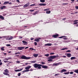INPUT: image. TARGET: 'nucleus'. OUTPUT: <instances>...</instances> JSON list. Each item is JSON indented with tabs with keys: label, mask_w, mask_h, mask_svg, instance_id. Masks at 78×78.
<instances>
[{
	"label": "nucleus",
	"mask_w": 78,
	"mask_h": 78,
	"mask_svg": "<svg viewBox=\"0 0 78 78\" xmlns=\"http://www.w3.org/2000/svg\"><path fill=\"white\" fill-rule=\"evenodd\" d=\"M29 72V70H25L23 71H22V72Z\"/></svg>",
	"instance_id": "nucleus-35"
},
{
	"label": "nucleus",
	"mask_w": 78,
	"mask_h": 78,
	"mask_svg": "<svg viewBox=\"0 0 78 78\" xmlns=\"http://www.w3.org/2000/svg\"><path fill=\"white\" fill-rule=\"evenodd\" d=\"M50 12H51L50 10H49L48 11H47L46 12V13H47V14H50Z\"/></svg>",
	"instance_id": "nucleus-32"
},
{
	"label": "nucleus",
	"mask_w": 78,
	"mask_h": 78,
	"mask_svg": "<svg viewBox=\"0 0 78 78\" xmlns=\"http://www.w3.org/2000/svg\"><path fill=\"white\" fill-rule=\"evenodd\" d=\"M40 2L41 3H44L45 2V0H40Z\"/></svg>",
	"instance_id": "nucleus-26"
},
{
	"label": "nucleus",
	"mask_w": 78,
	"mask_h": 78,
	"mask_svg": "<svg viewBox=\"0 0 78 78\" xmlns=\"http://www.w3.org/2000/svg\"><path fill=\"white\" fill-rule=\"evenodd\" d=\"M20 39H22L23 38V37H21V36H19Z\"/></svg>",
	"instance_id": "nucleus-49"
},
{
	"label": "nucleus",
	"mask_w": 78,
	"mask_h": 78,
	"mask_svg": "<svg viewBox=\"0 0 78 78\" xmlns=\"http://www.w3.org/2000/svg\"><path fill=\"white\" fill-rule=\"evenodd\" d=\"M36 61H32V63H36Z\"/></svg>",
	"instance_id": "nucleus-46"
},
{
	"label": "nucleus",
	"mask_w": 78,
	"mask_h": 78,
	"mask_svg": "<svg viewBox=\"0 0 78 78\" xmlns=\"http://www.w3.org/2000/svg\"><path fill=\"white\" fill-rule=\"evenodd\" d=\"M58 75H59V73L56 74L55 75V76H58Z\"/></svg>",
	"instance_id": "nucleus-43"
},
{
	"label": "nucleus",
	"mask_w": 78,
	"mask_h": 78,
	"mask_svg": "<svg viewBox=\"0 0 78 78\" xmlns=\"http://www.w3.org/2000/svg\"><path fill=\"white\" fill-rule=\"evenodd\" d=\"M75 8H76V9H78V6H76Z\"/></svg>",
	"instance_id": "nucleus-52"
},
{
	"label": "nucleus",
	"mask_w": 78,
	"mask_h": 78,
	"mask_svg": "<svg viewBox=\"0 0 78 78\" xmlns=\"http://www.w3.org/2000/svg\"><path fill=\"white\" fill-rule=\"evenodd\" d=\"M22 42L24 43L23 45H28V42L25 41H23Z\"/></svg>",
	"instance_id": "nucleus-12"
},
{
	"label": "nucleus",
	"mask_w": 78,
	"mask_h": 78,
	"mask_svg": "<svg viewBox=\"0 0 78 78\" xmlns=\"http://www.w3.org/2000/svg\"><path fill=\"white\" fill-rule=\"evenodd\" d=\"M78 23V22H76L75 23H74L73 25H76V24H77Z\"/></svg>",
	"instance_id": "nucleus-39"
},
{
	"label": "nucleus",
	"mask_w": 78,
	"mask_h": 78,
	"mask_svg": "<svg viewBox=\"0 0 78 78\" xmlns=\"http://www.w3.org/2000/svg\"><path fill=\"white\" fill-rule=\"evenodd\" d=\"M4 72L3 73V74H4V75H8L9 76V74L8 73H9V71L8 69H5L4 70Z\"/></svg>",
	"instance_id": "nucleus-2"
},
{
	"label": "nucleus",
	"mask_w": 78,
	"mask_h": 78,
	"mask_svg": "<svg viewBox=\"0 0 78 78\" xmlns=\"http://www.w3.org/2000/svg\"><path fill=\"white\" fill-rule=\"evenodd\" d=\"M76 59V57H73L71 58V60H73V59Z\"/></svg>",
	"instance_id": "nucleus-22"
},
{
	"label": "nucleus",
	"mask_w": 78,
	"mask_h": 78,
	"mask_svg": "<svg viewBox=\"0 0 78 78\" xmlns=\"http://www.w3.org/2000/svg\"><path fill=\"white\" fill-rule=\"evenodd\" d=\"M78 20H75L74 21V22H78Z\"/></svg>",
	"instance_id": "nucleus-63"
},
{
	"label": "nucleus",
	"mask_w": 78,
	"mask_h": 78,
	"mask_svg": "<svg viewBox=\"0 0 78 78\" xmlns=\"http://www.w3.org/2000/svg\"><path fill=\"white\" fill-rule=\"evenodd\" d=\"M24 48H25L24 47H18L17 49L18 50H23Z\"/></svg>",
	"instance_id": "nucleus-8"
},
{
	"label": "nucleus",
	"mask_w": 78,
	"mask_h": 78,
	"mask_svg": "<svg viewBox=\"0 0 78 78\" xmlns=\"http://www.w3.org/2000/svg\"><path fill=\"white\" fill-rule=\"evenodd\" d=\"M9 2H5L3 5H6V4L9 3Z\"/></svg>",
	"instance_id": "nucleus-23"
},
{
	"label": "nucleus",
	"mask_w": 78,
	"mask_h": 78,
	"mask_svg": "<svg viewBox=\"0 0 78 78\" xmlns=\"http://www.w3.org/2000/svg\"><path fill=\"white\" fill-rule=\"evenodd\" d=\"M34 11V10H30L29 11H30V12H33Z\"/></svg>",
	"instance_id": "nucleus-42"
},
{
	"label": "nucleus",
	"mask_w": 78,
	"mask_h": 78,
	"mask_svg": "<svg viewBox=\"0 0 78 78\" xmlns=\"http://www.w3.org/2000/svg\"><path fill=\"white\" fill-rule=\"evenodd\" d=\"M24 28H27V27H28V26H24Z\"/></svg>",
	"instance_id": "nucleus-59"
},
{
	"label": "nucleus",
	"mask_w": 78,
	"mask_h": 78,
	"mask_svg": "<svg viewBox=\"0 0 78 78\" xmlns=\"http://www.w3.org/2000/svg\"><path fill=\"white\" fill-rule=\"evenodd\" d=\"M17 63H20V61H17Z\"/></svg>",
	"instance_id": "nucleus-61"
},
{
	"label": "nucleus",
	"mask_w": 78,
	"mask_h": 78,
	"mask_svg": "<svg viewBox=\"0 0 78 78\" xmlns=\"http://www.w3.org/2000/svg\"><path fill=\"white\" fill-rule=\"evenodd\" d=\"M41 66V67L43 69H47L48 68V66H47L42 65Z\"/></svg>",
	"instance_id": "nucleus-10"
},
{
	"label": "nucleus",
	"mask_w": 78,
	"mask_h": 78,
	"mask_svg": "<svg viewBox=\"0 0 78 78\" xmlns=\"http://www.w3.org/2000/svg\"><path fill=\"white\" fill-rule=\"evenodd\" d=\"M60 64H61V63H54L52 65V66H59V65H60Z\"/></svg>",
	"instance_id": "nucleus-9"
},
{
	"label": "nucleus",
	"mask_w": 78,
	"mask_h": 78,
	"mask_svg": "<svg viewBox=\"0 0 78 78\" xmlns=\"http://www.w3.org/2000/svg\"><path fill=\"white\" fill-rule=\"evenodd\" d=\"M4 48H5V47H2L1 48V49L2 50V51H4V50H5V49H4Z\"/></svg>",
	"instance_id": "nucleus-29"
},
{
	"label": "nucleus",
	"mask_w": 78,
	"mask_h": 78,
	"mask_svg": "<svg viewBox=\"0 0 78 78\" xmlns=\"http://www.w3.org/2000/svg\"><path fill=\"white\" fill-rule=\"evenodd\" d=\"M44 56H47V57H48V56H49V54H45L44 55Z\"/></svg>",
	"instance_id": "nucleus-38"
},
{
	"label": "nucleus",
	"mask_w": 78,
	"mask_h": 78,
	"mask_svg": "<svg viewBox=\"0 0 78 78\" xmlns=\"http://www.w3.org/2000/svg\"><path fill=\"white\" fill-rule=\"evenodd\" d=\"M40 39H41V38H35V39L34 40V41H35V42H39V41H40Z\"/></svg>",
	"instance_id": "nucleus-6"
},
{
	"label": "nucleus",
	"mask_w": 78,
	"mask_h": 78,
	"mask_svg": "<svg viewBox=\"0 0 78 78\" xmlns=\"http://www.w3.org/2000/svg\"><path fill=\"white\" fill-rule=\"evenodd\" d=\"M30 50H31L32 51H33V50H34V51H36V49H34L33 48H30Z\"/></svg>",
	"instance_id": "nucleus-24"
},
{
	"label": "nucleus",
	"mask_w": 78,
	"mask_h": 78,
	"mask_svg": "<svg viewBox=\"0 0 78 78\" xmlns=\"http://www.w3.org/2000/svg\"><path fill=\"white\" fill-rule=\"evenodd\" d=\"M29 5H30V3L26 4L23 6V7L24 8H26V7H27V6H29Z\"/></svg>",
	"instance_id": "nucleus-13"
},
{
	"label": "nucleus",
	"mask_w": 78,
	"mask_h": 78,
	"mask_svg": "<svg viewBox=\"0 0 78 78\" xmlns=\"http://www.w3.org/2000/svg\"><path fill=\"white\" fill-rule=\"evenodd\" d=\"M0 19H2V20H4V17L3 16L0 15Z\"/></svg>",
	"instance_id": "nucleus-20"
},
{
	"label": "nucleus",
	"mask_w": 78,
	"mask_h": 78,
	"mask_svg": "<svg viewBox=\"0 0 78 78\" xmlns=\"http://www.w3.org/2000/svg\"><path fill=\"white\" fill-rule=\"evenodd\" d=\"M58 56H51L49 57V59H55V58H58Z\"/></svg>",
	"instance_id": "nucleus-5"
},
{
	"label": "nucleus",
	"mask_w": 78,
	"mask_h": 78,
	"mask_svg": "<svg viewBox=\"0 0 78 78\" xmlns=\"http://www.w3.org/2000/svg\"><path fill=\"white\" fill-rule=\"evenodd\" d=\"M67 56L68 58H70L72 56V55L70 53H67Z\"/></svg>",
	"instance_id": "nucleus-14"
},
{
	"label": "nucleus",
	"mask_w": 78,
	"mask_h": 78,
	"mask_svg": "<svg viewBox=\"0 0 78 78\" xmlns=\"http://www.w3.org/2000/svg\"><path fill=\"white\" fill-rule=\"evenodd\" d=\"M61 50H67V48H63Z\"/></svg>",
	"instance_id": "nucleus-28"
},
{
	"label": "nucleus",
	"mask_w": 78,
	"mask_h": 78,
	"mask_svg": "<svg viewBox=\"0 0 78 78\" xmlns=\"http://www.w3.org/2000/svg\"><path fill=\"white\" fill-rule=\"evenodd\" d=\"M12 39H13V37L11 36L10 37H9V41H10V40H11Z\"/></svg>",
	"instance_id": "nucleus-34"
},
{
	"label": "nucleus",
	"mask_w": 78,
	"mask_h": 78,
	"mask_svg": "<svg viewBox=\"0 0 78 78\" xmlns=\"http://www.w3.org/2000/svg\"><path fill=\"white\" fill-rule=\"evenodd\" d=\"M34 5H35V4H32V5H30V6H34Z\"/></svg>",
	"instance_id": "nucleus-58"
},
{
	"label": "nucleus",
	"mask_w": 78,
	"mask_h": 78,
	"mask_svg": "<svg viewBox=\"0 0 78 78\" xmlns=\"http://www.w3.org/2000/svg\"><path fill=\"white\" fill-rule=\"evenodd\" d=\"M66 18H64L62 20H66Z\"/></svg>",
	"instance_id": "nucleus-60"
},
{
	"label": "nucleus",
	"mask_w": 78,
	"mask_h": 78,
	"mask_svg": "<svg viewBox=\"0 0 78 78\" xmlns=\"http://www.w3.org/2000/svg\"><path fill=\"white\" fill-rule=\"evenodd\" d=\"M6 8V6H5V5H2V6L1 7V9H3L4 8Z\"/></svg>",
	"instance_id": "nucleus-21"
},
{
	"label": "nucleus",
	"mask_w": 78,
	"mask_h": 78,
	"mask_svg": "<svg viewBox=\"0 0 78 78\" xmlns=\"http://www.w3.org/2000/svg\"><path fill=\"white\" fill-rule=\"evenodd\" d=\"M8 58V60H9V59H11V58H10V57L8 58Z\"/></svg>",
	"instance_id": "nucleus-57"
},
{
	"label": "nucleus",
	"mask_w": 78,
	"mask_h": 78,
	"mask_svg": "<svg viewBox=\"0 0 78 78\" xmlns=\"http://www.w3.org/2000/svg\"><path fill=\"white\" fill-rule=\"evenodd\" d=\"M41 63L42 64H45V62H41Z\"/></svg>",
	"instance_id": "nucleus-47"
},
{
	"label": "nucleus",
	"mask_w": 78,
	"mask_h": 78,
	"mask_svg": "<svg viewBox=\"0 0 78 78\" xmlns=\"http://www.w3.org/2000/svg\"><path fill=\"white\" fill-rule=\"evenodd\" d=\"M69 4L67 3H63L62 5H68Z\"/></svg>",
	"instance_id": "nucleus-55"
},
{
	"label": "nucleus",
	"mask_w": 78,
	"mask_h": 78,
	"mask_svg": "<svg viewBox=\"0 0 78 78\" xmlns=\"http://www.w3.org/2000/svg\"><path fill=\"white\" fill-rule=\"evenodd\" d=\"M20 58L22 59H31L30 57H28L25 55L21 56L20 57Z\"/></svg>",
	"instance_id": "nucleus-3"
},
{
	"label": "nucleus",
	"mask_w": 78,
	"mask_h": 78,
	"mask_svg": "<svg viewBox=\"0 0 78 78\" xmlns=\"http://www.w3.org/2000/svg\"><path fill=\"white\" fill-rule=\"evenodd\" d=\"M37 42H34V44L35 45H37Z\"/></svg>",
	"instance_id": "nucleus-44"
},
{
	"label": "nucleus",
	"mask_w": 78,
	"mask_h": 78,
	"mask_svg": "<svg viewBox=\"0 0 78 78\" xmlns=\"http://www.w3.org/2000/svg\"><path fill=\"white\" fill-rule=\"evenodd\" d=\"M52 45V44L51 43H48L45 44V45H47L48 46H51Z\"/></svg>",
	"instance_id": "nucleus-17"
},
{
	"label": "nucleus",
	"mask_w": 78,
	"mask_h": 78,
	"mask_svg": "<svg viewBox=\"0 0 78 78\" xmlns=\"http://www.w3.org/2000/svg\"><path fill=\"white\" fill-rule=\"evenodd\" d=\"M2 62V60L0 59V62ZM3 64V63L2 62H0V66H1Z\"/></svg>",
	"instance_id": "nucleus-37"
},
{
	"label": "nucleus",
	"mask_w": 78,
	"mask_h": 78,
	"mask_svg": "<svg viewBox=\"0 0 78 78\" xmlns=\"http://www.w3.org/2000/svg\"><path fill=\"white\" fill-rule=\"evenodd\" d=\"M46 3H40L39 4L38 6H46Z\"/></svg>",
	"instance_id": "nucleus-11"
},
{
	"label": "nucleus",
	"mask_w": 78,
	"mask_h": 78,
	"mask_svg": "<svg viewBox=\"0 0 78 78\" xmlns=\"http://www.w3.org/2000/svg\"><path fill=\"white\" fill-rule=\"evenodd\" d=\"M4 60H6V61H8V58H5L4 59Z\"/></svg>",
	"instance_id": "nucleus-48"
},
{
	"label": "nucleus",
	"mask_w": 78,
	"mask_h": 78,
	"mask_svg": "<svg viewBox=\"0 0 78 78\" xmlns=\"http://www.w3.org/2000/svg\"><path fill=\"white\" fill-rule=\"evenodd\" d=\"M34 40V38H32V37L31 38L30 40L31 41H33V40Z\"/></svg>",
	"instance_id": "nucleus-51"
},
{
	"label": "nucleus",
	"mask_w": 78,
	"mask_h": 78,
	"mask_svg": "<svg viewBox=\"0 0 78 78\" xmlns=\"http://www.w3.org/2000/svg\"><path fill=\"white\" fill-rule=\"evenodd\" d=\"M46 10L47 11H48V10H50V9H49V8L46 9Z\"/></svg>",
	"instance_id": "nucleus-62"
},
{
	"label": "nucleus",
	"mask_w": 78,
	"mask_h": 78,
	"mask_svg": "<svg viewBox=\"0 0 78 78\" xmlns=\"http://www.w3.org/2000/svg\"><path fill=\"white\" fill-rule=\"evenodd\" d=\"M70 51H70V50H68L66 51V52H68L69 53V52H70Z\"/></svg>",
	"instance_id": "nucleus-50"
},
{
	"label": "nucleus",
	"mask_w": 78,
	"mask_h": 78,
	"mask_svg": "<svg viewBox=\"0 0 78 78\" xmlns=\"http://www.w3.org/2000/svg\"><path fill=\"white\" fill-rule=\"evenodd\" d=\"M74 72L76 73H78V69L75 70L74 71Z\"/></svg>",
	"instance_id": "nucleus-27"
},
{
	"label": "nucleus",
	"mask_w": 78,
	"mask_h": 78,
	"mask_svg": "<svg viewBox=\"0 0 78 78\" xmlns=\"http://www.w3.org/2000/svg\"><path fill=\"white\" fill-rule=\"evenodd\" d=\"M73 72H70V74H73Z\"/></svg>",
	"instance_id": "nucleus-54"
},
{
	"label": "nucleus",
	"mask_w": 78,
	"mask_h": 78,
	"mask_svg": "<svg viewBox=\"0 0 78 78\" xmlns=\"http://www.w3.org/2000/svg\"><path fill=\"white\" fill-rule=\"evenodd\" d=\"M31 67V66H28V67H26L25 68V69L27 70H29V71H33V69H30V70H29V69H30Z\"/></svg>",
	"instance_id": "nucleus-4"
},
{
	"label": "nucleus",
	"mask_w": 78,
	"mask_h": 78,
	"mask_svg": "<svg viewBox=\"0 0 78 78\" xmlns=\"http://www.w3.org/2000/svg\"><path fill=\"white\" fill-rule=\"evenodd\" d=\"M48 61H49V62H52L53 61V60L52 59H49L48 60Z\"/></svg>",
	"instance_id": "nucleus-33"
},
{
	"label": "nucleus",
	"mask_w": 78,
	"mask_h": 78,
	"mask_svg": "<svg viewBox=\"0 0 78 78\" xmlns=\"http://www.w3.org/2000/svg\"><path fill=\"white\" fill-rule=\"evenodd\" d=\"M69 72H68L66 73H64L63 74L65 75H68V74H69Z\"/></svg>",
	"instance_id": "nucleus-30"
},
{
	"label": "nucleus",
	"mask_w": 78,
	"mask_h": 78,
	"mask_svg": "<svg viewBox=\"0 0 78 78\" xmlns=\"http://www.w3.org/2000/svg\"><path fill=\"white\" fill-rule=\"evenodd\" d=\"M21 75V73H18V76H20Z\"/></svg>",
	"instance_id": "nucleus-41"
},
{
	"label": "nucleus",
	"mask_w": 78,
	"mask_h": 78,
	"mask_svg": "<svg viewBox=\"0 0 78 78\" xmlns=\"http://www.w3.org/2000/svg\"><path fill=\"white\" fill-rule=\"evenodd\" d=\"M67 71V70L66 69H63L61 70L60 72L61 73H63V72H66V71Z\"/></svg>",
	"instance_id": "nucleus-15"
},
{
	"label": "nucleus",
	"mask_w": 78,
	"mask_h": 78,
	"mask_svg": "<svg viewBox=\"0 0 78 78\" xmlns=\"http://www.w3.org/2000/svg\"><path fill=\"white\" fill-rule=\"evenodd\" d=\"M39 55V54H34L33 55V56H34V57H37V56H38V55Z\"/></svg>",
	"instance_id": "nucleus-19"
},
{
	"label": "nucleus",
	"mask_w": 78,
	"mask_h": 78,
	"mask_svg": "<svg viewBox=\"0 0 78 78\" xmlns=\"http://www.w3.org/2000/svg\"><path fill=\"white\" fill-rule=\"evenodd\" d=\"M66 37V36H61V37H58V38H59L60 39H62V37Z\"/></svg>",
	"instance_id": "nucleus-25"
},
{
	"label": "nucleus",
	"mask_w": 78,
	"mask_h": 78,
	"mask_svg": "<svg viewBox=\"0 0 78 78\" xmlns=\"http://www.w3.org/2000/svg\"><path fill=\"white\" fill-rule=\"evenodd\" d=\"M16 2L18 3H20V1H19V0H16Z\"/></svg>",
	"instance_id": "nucleus-53"
},
{
	"label": "nucleus",
	"mask_w": 78,
	"mask_h": 78,
	"mask_svg": "<svg viewBox=\"0 0 78 78\" xmlns=\"http://www.w3.org/2000/svg\"><path fill=\"white\" fill-rule=\"evenodd\" d=\"M6 46H8V47H10L11 45L10 44H7L6 45Z\"/></svg>",
	"instance_id": "nucleus-40"
},
{
	"label": "nucleus",
	"mask_w": 78,
	"mask_h": 78,
	"mask_svg": "<svg viewBox=\"0 0 78 78\" xmlns=\"http://www.w3.org/2000/svg\"><path fill=\"white\" fill-rule=\"evenodd\" d=\"M54 54H55V53H50V55H54Z\"/></svg>",
	"instance_id": "nucleus-45"
},
{
	"label": "nucleus",
	"mask_w": 78,
	"mask_h": 78,
	"mask_svg": "<svg viewBox=\"0 0 78 78\" xmlns=\"http://www.w3.org/2000/svg\"><path fill=\"white\" fill-rule=\"evenodd\" d=\"M29 47H26L25 48V49H27V48H29Z\"/></svg>",
	"instance_id": "nucleus-64"
},
{
	"label": "nucleus",
	"mask_w": 78,
	"mask_h": 78,
	"mask_svg": "<svg viewBox=\"0 0 78 78\" xmlns=\"http://www.w3.org/2000/svg\"><path fill=\"white\" fill-rule=\"evenodd\" d=\"M23 70V68H22L21 69H17L15 70V72H20V71H22Z\"/></svg>",
	"instance_id": "nucleus-16"
},
{
	"label": "nucleus",
	"mask_w": 78,
	"mask_h": 78,
	"mask_svg": "<svg viewBox=\"0 0 78 78\" xmlns=\"http://www.w3.org/2000/svg\"><path fill=\"white\" fill-rule=\"evenodd\" d=\"M52 37H54V38H56L58 37H59V35L58 34H55L52 36Z\"/></svg>",
	"instance_id": "nucleus-7"
},
{
	"label": "nucleus",
	"mask_w": 78,
	"mask_h": 78,
	"mask_svg": "<svg viewBox=\"0 0 78 78\" xmlns=\"http://www.w3.org/2000/svg\"><path fill=\"white\" fill-rule=\"evenodd\" d=\"M38 13H39V11H36L33 13V15H35L36 14H38Z\"/></svg>",
	"instance_id": "nucleus-18"
},
{
	"label": "nucleus",
	"mask_w": 78,
	"mask_h": 78,
	"mask_svg": "<svg viewBox=\"0 0 78 78\" xmlns=\"http://www.w3.org/2000/svg\"><path fill=\"white\" fill-rule=\"evenodd\" d=\"M5 39H6V40H9V37H5Z\"/></svg>",
	"instance_id": "nucleus-31"
},
{
	"label": "nucleus",
	"mask_w": 78,
	"mask_h": 78,
	"mask_svg": "<svg viewBox=\"0 0 78 78\" xmlns=\"http://www.w3.org/2000/svg\"><path fill=\"white\" fill-rule=\"evenodd\" d=\"M33 66L34 68H37L38 69H41L42 65L35 63L33 65Z\"/></svg>",
	"instance_id": "nucleus-1"
},
{
	"label": "nucleus",
	"mask_w": 78,
	"mask_h": 78,
	"mask_svg": "<svg viewBox=\"0 0 78 78\" xmlns=\"http://www.w3.org/2000/svg\"><path fill=\"white\" fill-rule=\"evenodd\" d=\"M4 62H5V63H6L7 62H9L10 63V62H9L8 61H4Z\"/></svg>",
	"instance_id": "nucleus-36"
},
{
	"label": "nucleus",
	"mask_w": 78,
	"mask_h": 78,
	"mask_svg": "<svg viewBox=\"0 0 78 78\" xmlns=\"http://www.w3.org/2000/svg\"><path fill=\"white\" fill-rule=\"evenodd\" d=\"M68 39V38H63V39L65 40H66V39Z\"/></svg>",
	"instance_id": "nucleus-56"
}]
</instances>
